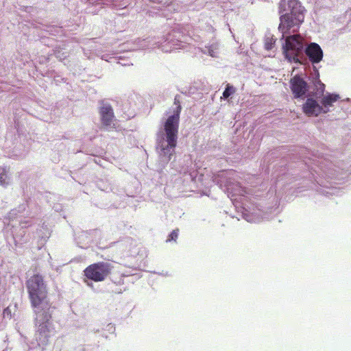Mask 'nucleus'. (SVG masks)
<instances>
[{"mask_svg": "<svg viewBox=\"0 0 351 351\" xmlns=\"http://www.w3.org/2000/svg\"><path fill=\"white\" fill-rule=\"evenodd\" d=\"M231 172L223 170L215 173L213 182L224 191L234 205L238 215L250 223L269 218L278 208L279 197L271 188L264 192L256 188L245 189L230 178Z\"/></svg>", "mask_w": 351, "mask_h": 351, "instance_id": "1", "label": "nucleus"}, {"mask_svg": "<svg viewBox=\"0 0 351 351\" xmlns=\"http://www.w3.org/2000/svg\"><path fill=\"white\" fill-rule=\"evenodd\" d=\"M295 154L299 155L297 161H291L287 165L289 175L295 180H308L311 187L317 193L325 196L335 194L334 184L343 180L348 176V165L343 161L335 163L329 158L313 156L304 148H300Z\"/></svg>", "mask_w": 351, "mask_h": 351, "instance_id": "2", "label": "nucleus"}, {"mask_svg": "<svg viewBox=\"0 0 351 351\" xmlns=\"http://www.w3.org/2000/svg\"><path fill=\"white\" fill-rule=\"evenodd\" d=\"M278 9V30L282 34L280 40L284 58L289 63L302 64L305 39L295 33L304 21V8L298 0H280Z\"/></svg>", "mask_w": 351, "mask_h": 351, "instance_id": "3", "label": "nucleus"}, {"mask_svg": "<svg viewBox=\"0 0 351 351\" xmlns=\"http://www.w3.org/2000/svg\"><path fill=\"white\" fill-rule=\"evenodd\" d=\"M27 289L32 306L34 308L35 325L39 339L48 341L51 326V304L48 299L47 287L43 277L35 274L27 281Z\"/></svg>", "mask_w": 351, "mask_h": 351, "instance_id": "4", "label": "nucleus"}, {"mask_svg": "<svg viewBox=\"0 0 351 351\" xmlns=\"http://www.w3.org/2000/svg\"><path fill=\"white\" fill-rule=\"evenodd\" d=\"M174 105L176 107L173 110V114L165 119L156 134V149L158 164L161 169L165 167L171 159L175 158L182 110L180 96L178 95L174 98Z\"/></svg>", "mask_w": 351, "mask_h": 351, "instance_id": "5", "label": "nucleus"}, {"mask_svg": "<svg viewBox=\"0 0 351 351\" xmlns=\"http://www.w3.org/2000/svg\"><path fill=\"white\" fill-rule=\"evenodd\" d=\"M40 207L34 199L31 197L25 200V203L19 206L17 208L10 210L8 214L7 219L9 223L8 227L5 230V239L8 245L13 248V246H19L23 242H26L27 239L23 238L25 236V231L23 230L21 233V238L19 239L18 235H14L13 231L9 234L8 230L10 226L14 228L16 224L13 223L14 221L16 219L19 221L21 229L26 228L32 226V219L37 216L40 212Z\"/></svg>", "mask_w": 351, "mask_h": 351, "instance_id": "6", "label": "nucleus"}, {"mask_svg": "<svg viewBox=\"0 0 351 351\" xmlns=\"http://www.w3.org/2000/svg\"><path fill=\"white\" fill-rule=\"evenodd\" d=\"M187 41V36L180 27H176L165 36L161 40L153 38H136L123 43L120 51L143 50L148 48H160L165 52H171L174 49L184 47Z\"/></svg>", "mask_w": 351, "mask_h": 351, "instance_id": "7", "label": "nucleus"}, {"mask_svg": "<svg viewBox=\"0 0 351 351\" xmlns=\"http://www.w3.org/2000/svg\"><path fill=\"white\" fill-rule=\"evenodd\" d=\"M324 58V52L319 44L314 42L307 43L305 40L304 47L303 50V63L302 65H306L308 63L311 64V69L308 80L312 83L313 86H317L319 89L316 93L317 95H322L326 87L325 84L322 83L319 79V72L316 64L319 63Z\"/></svg>", "mask_w": 351, "mask_h": 351, "instance_id": "8", "label": "nucleus"}, {"mask_svg": "<svg viewBox=\"0 0 351 351\" xmlns=\"http://www.w3.org/2000/svg\"><path fill=\"white\" fill-rule=\"evenodd\" d=\"M101 234V232L97 229L79 231L75 233V241L80 248L88 249L92 243H95L98 248L105 249L107 246L103 245L101 241H98Z\"/></svg>", "mask_w": 351, "mask_h": 351, "instance_id": "9", "label": "nucleus"}, {"mask_svg": "<svg viewBox=\"0 0 351 351\" xmlns=\"http://www.w3.org/2000/svg\"><path fill=\"white\" fill-rule=\"evenodd\" d=\"M51 233V228L45 223H43L42 226L37 229V234L39 238V243L40 245L36 247V251L38 252L36 254L37 256L33 258L32 261L38 262V263H45L50 261L51 259V256L43 246L50 237Z\"/></svg>", "mask_w": 351, "mask_h": 351, "instance_id": "10", "label": "nucleus"}, {"mask_svg": "<svg viewBox=\"0 0 351 351\" xmlns=\"http://www.w3.org/2000/svg\"><path fill=\"white\" fill-rule=\"evenodd\" d=\"M98 113L101 128L106 131H110L115 128V116L114 110L110 104L104 100L99 101Z\"/></svg>", "mask_w": 351, "mask_h": 351, "instance_id": "11", "label": "nucleus"}, {"mask_svg": "<svg viewBox=\"0 0 351 351\" xmlns=\"http://www.w3.org/2000/svg\"><path fill=\"white\" fill-rule=\"evenodd\" d=\"M290 89L295 99H304L312 95L310 94V86L302 75L296 74L289 81Z\"/></svg>", "mask_w": 351, "mask_h": 351, "instance_id": "12", "label": "nucleus"}, {"mask_svg": "<svg viewBox=\"0 0 351 351\" xmlns=\"http://www.w3.org/2000/svg\"><path fill=\"white\" fill-rule=\"evenodd\" d=\"M110 271L108 265H89L84 270V274L87 278L98 282L104 280Z\"/></svg>", "mask_w": 351, "mask_h": 351, "instance_id": "13", "label": "nucleus"}, {"mask_svg": "<svg viewBox=\"0 0 351 351\" xmlns=\"http://www.w3.org/2000/svg\"><path fill=\"white\" fill-rule=\"evenodd\" d=\"M319 85L317 86H313V90L312 91V96L319 99L322 107L324 109V114H326L330 111V108L334 106V103L338 101L340 99V96L337 93H331L324 90L322 95H317L316 93L319 89Z\"/></svg>", "mask_w": 351, "mask_h": 351, "instance_id": "14", "label": "nucleus"}, {"mask_svg": "<svg viewBox=\"0 0 351 351\" xmlns=\"http://www.w3.org/2000/svg\"><path fill=\"white\" fill-rule=\"evenodd\" d=\"M318 99L313 97H308L303 104V112L308 116H318L320 114H324V109L322 107L320 101H317Z\"/></svg>", "mask_w": 351, "mask_h": 351, "instance_id": "15", "label": "nucleus"}, {"mask_svg": "<svg viewBox=\"0 0 351 351\" xmlns=\"http://www.w3.org/2000/svg\"><path fill=\"white\" fill-rule=\"evenodd\" d=\"M133 244V239L129 237H126L117 242H111L109 245V247H115L120 252H124L128 250H130Z\"/></svg>", "mask_w": 351, "mask_h": 351, "instance_id": "16", "label": "nucleus"}, {"mask_svg": "<svg viewBox=\"0 0 351 351\" xmlns=\"http://www.w3.org/2000/svg\"><path fill=\"white\" fill-rule=\"evenodd\" d=\"M97 186L99 189L105 192H112L114 193H118V189L114 186L108 180L101 179L97 182Z\"/></svg>", "mask_w": 351, "mask_h": 351, "instance_id": "17", "label": "nucleus"}, {"mask_svg": "<svg viewBox=\"0 0 351 351\" xmlns=\"http://www.w3.org/2000/svg\"><path fill=\"white\" fill-rule=\"evenodd\" d=\"M202 51L204 54L216 58L219 53V47L218 43H213L208 45H206L202 49Z\"/></svg>", "mask_w": 351, "mask_h": 351, "instance_id": "18", "label": "nucleus"}, {"mask_svg": "<svg viewBox=\"0 0 351 351\" xmlns=\"http://www.w3.org/2000/svg\"><path fill=\"white\" fill-rule=\"evenodd\" d=\"M53 54L60 61L66 59L68 56V52L64 51V49L60 46L56 47L53 49Z\"/></svg>", "mask_w": 351, "mask_h": 351, "instance_id": "19", "label": "nucleus"}, {"mask_svg": "<svg viewBox=\"0 0 351 351\" xmlns=\"http://www.w3.org/2000/svg\"><path fill=\"white\" fill-rule=\"evenodd\" d=\"M236 92V88L230 84H228L226 86L225 90L223 92L222 97L221 99L224 100L228 99L234 93Z\"/></svg>", "mask_w": 351, "mask_h": 351, "instance_id": "20", "label": "nucleus"}, {"mask_svg": "<svg viewBox=\"0 0 351 351\" xmlns=\"http://www.w3.org/2000/svg\"><path fill=\"white\" fill-rule=\"evenodd\" d=\"M8 177L7 175V171L5 168L0 167V184L2 186H5L8 184Z\"/></svg>", "mask_w": 351, "mask_h": 351, "instance_id": "21", "label": "nucleus"}, {"mask_svg": "<svg viewBox=\"0 0 351 351\" xmlns=\"http://www.w3.org/2000/svg\"><path fill=\"white\" fill-rule=\"evenodd\" d=\"M179 235V230L175 229L173 231H171L167 239V242H171V241H176Z\"/></svg>", "mask_w": 351, "mask_h": 351, "instance_id": "22", "label": "nucleus"}, {"mask_svg": "<svg viewBox=\"0 0 351 351\" xmlns=\"http://www.w3.org/2000/svg\"><path fill=\"white\" fill-rule=\"evenodd\" d=\"M88 259L85 255H79L72 258L68 263H77L87 261Z\"/></svg>", "mask_w": 351, "mask_h": 351, "instance_id": "23", "label": "nucleus"}, {"mask_svg": "<svg viewBox=\"0 0 351 351\" xmlns=\"http://www.w3.org/2000/svg\"><path fill=\"white\" fill-rule=\"evenodd\" d=\"M275 44V40L273 38H267L265 42V48L266 50L269 51L272 49L274 45Z\"/></svg>", "mask_w": 351, "mask_h": 351, "instance_id": "24", "label": "nucleus"}, {"mask_svg": "<svg viewBox=\"0 0 351 351\" xmlns=\"http://www.w3.org/2000/svg\"><path fill=\"white\" fill-rule=\"evenodd\" d=\"M101 58L107 62H110L111 59H116L115 57H112L110 56V54H108V53H105V54L102 55Z\"/></svg>", "mask_w": 351, "mask_h": 351, "instance_id": "25", "label": "nucleus"}, {"mask_svg": "<svg viewBox=\"0 0 351 351\" xmlns=\"http://www.w3.org/2000/svg\"><path fill=\"white\" fill-rule=\"evenodd\" d=\"M28 151H29V148H26L25 149H24V151H23V153H20V154H17V149H15L14 152V153H16L15 154H16L18 157H19V158H22V157H24V156L27 154V153L28 152Z\"/></svg>", "mask_w": 351, "mask_h": 351, "instance_id": "26", "label": "nucleus"}, {"mask_svg": "<svg viewBox=\"0 0 351 351\" xmlns=\"http://www.w3.org/2000/svg\"><path fill=\"white\" fill-rule=\"evenodd\" d=\"M3 315L11 317V310L9 307H7L3 311Z\"/></svg>", "mask_w": 351, "mask_h": 351, "instance_id": "27", "label": "nucleus"}, {"mask_svg": "<svg viewBox=\"0 0 351 351\" xmlns=\"http://www.w3.org/2000/svg\"><path fill=\"white\" fill-rule=\"evenodd\" d=\"M49 57L46 58V57L42 56V57L39 58V62L41 64L47 63L49 62Z\"/></svg>", "mask_w": 351, "mask_h": 351, "instance_id": "28", "label": "nucleus"}, {"mask_svg": "<svg viewBox=\"0 0 351 351\" xmlns=\"http://www.w3.org/2000/svg\"><path fill=\"white\" fill-rule=\"evenodd\" d=\"M53 208L56 212H60L62 210V207L61 204H55Z\"/></svg>", "mask_w": 351, "mask_h": 351, "instance_id": "29", "label": "nucleus"}, {"mask_svg": "<svg viewBox=\"0 0 351 351\" xmlns=\"http://www.w3.org/2000/svg\"><path fill=\"white\" fill-rule=\"evenodd\" d=\"M118 63L121 64L123 66H127V65H130V64L132 65V63L125 62V61H123V62H118Z\"/></svg>", "mask_w": 351, "mask_h": 351, "instance_id": "30", "label": "nucleus"}, {"mask_svg": "<svg viewBox=\"0 0 351 351\" xmlns=\"http://www.w3.org/2000/svg\"><path fill=\"white\" fill-rule=\"evenodd\" d=\"M118 63L121 64L123 66H127V65H130V64L132 65V63L125 62V61H123V62H118Z\"/></svg>", "mask_w": 351, "mask_h": 351, "instance_id": "31", "label": "nucleus"}, {"mask_svg": "<svg viewBox=\"0 0 351 351\" xmlns=\"http://www.w3.org/2000/svg\"><path fill=\"white\" fill-rule=\"evenodd\" d=\"M97 1L96 0H88V3L89 4H94L97 2Z\"/></svg>", "mask_w": 351, "mask_h": 351, "instance_id": "32", "label": "nucleus"}, {"mask_svg": "<svg viewBox=\"0 0 351 351\" xmlns=\"http://www.w3.org/2000/svg\"><path fill=\"white\" fill-rule=\"evenodd\" d=\"M83 51H84V56H85L86 57H87L88 58H90V57L88 56V53H87V52H86L84 49H83Z\"/></svg>", "mask_w": 351, "mask_h": 351, "instance_id": "33", "label": "nucleus"}, {"mask_svg": "<svg viewBox=\"0 0 351 351\" xmlns=\"http://www.w3.org/2000/svg\"><path fill=\"white\" fill-rule=\"evenodd\" d=\"M182 93L183 94H185V95H187L188 93H186V91L184 92V91H181Z\"/></svg>", "mask_w": 351, "mask_h": 351, "instance_id": "34", "label": "nucleus"}, {"mask_svg": "<svg viewBox=\"0 0 351 351\" xmlns=\"http://www.w3.org/2000/svg\"><path fill=\"white\" fill-rule=\"evenodd\" d=\"M96 263L100 264V263H104V262H97Z\"/></svg>", "mask_w": 351, "mask_h": 351, "instance_id": "35", "label": "nucleus"}, {"mask_svg": "<svg viewBox=\"0 0 351 351\" xmlns=\"http://www.w3.org/2000/svg\"><path fill=\"white\" fill-rule=\"evenodd\" d=\"M25 253H26V254H27V253H28V254H29V253H30V252H29V250H28V251H27Z\"/></svg>", "mask_w": 351, "mask_h": 351, "instance_id": "36", "label": "nucleus"}, {"mask_svg": "<svg viewBox=\"0 0 351 351\" xmlns=\"http://www.w3.org/2000/svg\"><path fill=\"white\" fill-rule=\"evenodd\" d=\"M119 60H124L123 59L121 58V57H119Z\"/></svg>", "mask_w": 351, "mask_h": 351, "instance_id": "37", "label": "nucleus"}]
</instances>
